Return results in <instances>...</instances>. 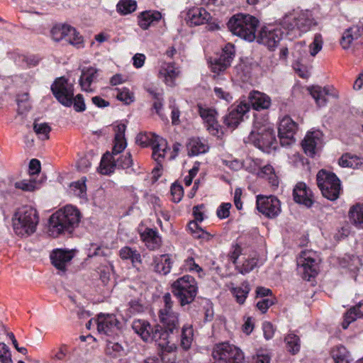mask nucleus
<instances>
[{
  "label": "nucleus",
  "mask_w": 363,
  "mask_h": 363,
  "mask_svg": "<svg viewBox=\"0 0 363 363\" xmlns=\"http://www.w3.org/2000/svg\"><path fill=\"white\" fill-rule=\"evenodd\" d=\"M263 332L264 337L267 340L271 339L274 333V329L273 325L269 322H265L263 323Z\"/></svg>",
  "instance_id": "nucleus-61"
},
{
  "label": "nucleus",
  "mask_w": 363,
  "mask_h": 363,
  "mask_svg": "<svg viewBox=\"0 0 363 363\" xmlns=\"http://www.w3.org/2000/svg\"><path fill=\"white\" fill-rule=\"evenodd\" d=\"M0 361L2 363H13L9 347L4 343H0Z\"/></svg>",
  "instance_id": "nucleus-53"
},
{
  "label": "nucleus",
  "mask_w": 363,
  "mask_h": 363,
  "mask_svg": "<svg viewBox=\"0 0 363 363\" xmlns=\"http://www.w3.org/2000/svg\"><path fill=\"white\" fill-rule=\"evenodd\" d=\"M361 36V33H358L354 27L347 29L342 37L341 45L344 49L350 47L352 42Z\"/></svg>",
  "instance_id": "nucleus-42"
},
{
  "label": "nucleus",
  "mask_w": 363,
  "mask_h": 363,
  "mask_svg": "<svg viewBox=\"0 0 363 363\" xmlns=\"http://www.w3.org/2000/svg\"><path fill=\"white\" fill-rule=\"evenodd\" d=\"M314 256L313 252L303 251L297 259L298 271L308 281L318 273V263Z\"/></svg>",
  "instance_id": "nucleus-12"
},
{
  "label": "nucleus",
  "mask_w": 363,
  "mask_h": 363,
  "mask_svg": "<svg viewBox=\"0 0 363 363\" xmlns=\"http://www.w3.org/2000/svg\"><path fill=\"white\" fill-rule=\"evenodd\" d=\"M180 74V69L174 62H164L159 71V76L169 86L175 85V79Z\"/></svg>",
  "instance_id": "nucleus-24"
},
{
  "label": "nucleus",
  "mask_w": 363,
  "mask_h": 363,
  "mask_svg": "<svg viewBox=\"0 0 363 363\" xmlns=\"http://www.w3.org/2000/svg\"><path fill=\"white\" fill-rule=\"evenodd\" d=\"M188 227L192 235L196 238H208L211 236L209 233L202 230L197 221L189 222Z\"/></svg>",
  "instance_id": "nucleus-49"
},
{
  "label": "nucleus",
  "mask_w": 363,
  "mask_h": 363,
  "mask_svg": "<svg viewBox=\"0 0 363 363\" xmlns=\"http://www.w3.org/2000/svg\"><path fill=\"white\" fill-rule=\"evenodd\" d=\"M171 194L172 195V201L174 203L179 202L184 194L183 187L179 184H173L171 186Z\"/></svg>",
  "instance_id": "nucleus-54"
},
{
  "label": "nucleus",
  "mask_w": 363,
  "mask_h": 363,
  "mask_svg": "<svg viewBox=\"0 0 363 363\" xmlns=\"http://www.w3.org/2000/svg\"><path fill=\"white\" fill-rule=\"evenodd\" d=\"M315 22L308 13H301L296 18L286 16L281 21L282 27L288 30H293L296 28L300 33L308 31Z\"/></svg>",
  "instance_id": "nucleus-13"
},
{
  "label": "nucleus",
  "mask_w": 363,
  "mask_h": 363,
  "mask_svg": "<svg viewBox=\"0 0 363 363\" xmlns=\"http://www.w3.org/2000/svg\"><path fill=\"white\" fill-rule=\"evenodd\" d=\"M137 4L135 0H121L117 4V10L123 14L130 13L136 9Z\"/></svg>",
  "instance_id": "nucleus-47"
},
{
  "label": "nucleus",
  "mask_w": 363,
  "mask_h": 363,
  "mask_svg": "<svg viewBox=\"0 0 363 363\" xmlns=\"http://www.w3.org/2000/svg\"><path fill=\"white\" fill-rule=\"evenodd\" d=\"M123 347L113 342H108L106 347V354L111 359H117L122 355Z\"/></svg>",
  "instance_id": "nucleus-46"
},
{
  "label": "nucleus",
  "mask_w": 363,
  "mask_h": 363,
  "mask_svg": "<svg viewBox=\"0 0 363 363\" xmlns=\"http://www.w3.org/2000/svg\"><path fill=\"white\" fill-rule=\"evenodd\" d=\"M285 342L287 350L293 354H296L300 350V339L295 334L290 333L285 337Z\"/></svg>",
  "instance_id": "nucleus-40"
},
{
  "label": "nucleus",
  "mask_w": 363,
  "mask_h": 363,
  "mask_svg": "<svg viewBox=\"0 0 363 363\" xmlns=\"http://www.w3.org/2000/svg\"><path fill=\"white\" fill-rule=\"evenodd\" d=\"M98 72L99 70L96 68L92 67L84 68L82 70L79 84L82 90L89 92L92 91L90 86L91 83L94 82L98 77Z\"/></svg>",
  "instance_id": "nucleus-29"
},
{
  "label": "nucleus",
  "mask_w": 363,
  "mask_h": 363,
  "mask_svg": "<svg viewBox=\"0 0 363 363\" xmlns=\"http://www.w3.org/2000/svg\"><path fill=\"white\" fill-rule=\"evenodd\" d=\"M350 167L353 169H359L363 166L362 158L357 155L350 154Z\"/></svg>",
  "instance_id": "nucleus-64"
},
{
  "label": "nucleus",
  "mask_w": 363,
  "mask_h": 363,
  "mask_svg": "<svg viewBox=\"0 0 363 363\" xmlns=\"http://www.w3.org/2000/svg\"><path fill=\"white\" fill-rule=\"evenodd\" d=\"M363 318V303H359L352 307L345 315L344 320L342 323V328L347 329L349 325L357 318Z\"/></svg>",
  "instance_id": "nucleus-34"
},
{
  "label": "nucleus",
  "mask_w": 363,
  "mask_h": 363,
  "mask_svg": "<svg viewBox=\"0 0 363 363\" xmlns=\"http://www.w3.org/2000/svg\"><path fill=\"white\" fill-rule=\"evenodd\" d=\"M169 332L166 330H163L162 327L155 325L150 334V340L155 341L160 350L174 351L176 349V347L174 344H170L169 340Z\"/></svg>",
  "instance_id": "nucleus-21"
},
{
  "label": "nucleus",
  "mask_w": 363,
  "mask_h": 363,
  "mask_svg": "<svg viewBox=\"0 0 363 363\" xmlns=\"http://www.w3.org/2000/svg\"><path fill=\"white\" fill-rule=\"evenodd\" d=\"M159 354L163 363H176L177 358L173 351L160 350Z\"/></svg>",
  "instance_id": "nucleus-55"
},
{
  "label": "nucleus",
  "mask_w": 363,
  "mask_h": 363,
  "mask_svg": "<svg viewBox=\"0 0 363 363\" xmlns=\"http://www.w3.org/2000/svg\"><path fill=\"white\" fill-rule=\"evenodd\" d=\"M193 328L191 325H184L181 336V345L184 350H188L193 340Z\"/></svg>",
  "instance_id": "nucleus-41"
},
{
  "label": "nucleus",
  "mask_w": 363,
  "mask_h": 363,
  "mask_svg": "<svg viewBox=\"0 0 363 363\" xmlns=\"http://www.w3.org/2000/svg\"><path fill=\"white\" fill-rule=\"evenodd\" d=\"M293 196L295 202L303 204L308 208L313 203L312 191L303 182L297 183L293 190Z\"/></svg>",
  "instance_id": "nucleus-22"
},
{
  "label": "nucleus",
  "mask_w": 363,
  "mask_h": 363,
  "mask_svg": "<svg viewBox=\"0 0 363 363\" xmlns=\"http://www.w3.org/2000/svg\"><path fill=\"white\" fill-rule=\"evenodd\" d=\"M140 236L147 247L151 250L157 249L161 245V238L158 233L153 229H146L140 234Z\"/></svg>",
  "instance_id": "nucleus-32"
},
{
  "label": "nucleus",
  "mask_w": 363,
  "mask_h": 363,
  "mask_svg": "<svg viewBox=\"0 0 363 363\" xmlns=\"http://www.w3.org/2000/svg\"><path fill=\"white\" fill-rule=\"evenodd\" d=\"M247 142L267 153L277 147L274 130L268 124L259 125V123H256L255 129L247 138Z\"/></svg>",
  "instance_id": "nucleus-4"
},
{
  "label": "nucleus",
  "mask_w": 363,
  "mask_h": 363,
  "mask_svg": "<svg viewBox=\"0 0 363 363\" xmlns=\"http://www.w3.org/2000/svg\"><path fill=\"white\" fill-rule=\"evenodd\" d=\"M169 309H161L160 311V321L165 327V330L173 333L174 330H179L178 313Z\"/></svg>",
  "instance_id": "nucleus-27"
},
{
  "label": "nucleus",
  "mask_w": 363,
  "mask_h": 363,
  "mask_svg": "<svg viewBox=\"0 0 363 363\" xmlns=\"http://www.w3.org/2000/svg\"><path fill=\"white\" fill-rule=\"evenodd\" d=\"M250 111V104L241 101L236 106H232L229 113L224 117V123L230 128H235L242 121L244 115Z\"/></svg>",
  "instance_id": "nucleus-18"
},
{
  "label": "nucleus",
  "mask_w": 363,
  "mask_h": 363,
  "mask_svg": "<svg viewBox=\"0 0 363 363\" xmlns=\"http://www.w3.org/2000/svg\"><path fill=\"white\" fill-rule=\"evenodd\" d=\"M12 220L15 233L18 235L27 237L35 232L39 216L34 208L24 206L16 211Z\"/></svg>",
  "instance_id": "nucleus-2"
},
{
  "label": "nucleus",
  "mask_w": 363,
  "mask_h": 363,
  "mask_svg": "<svg viewBox=\"0 0 363 363\" xmlns=\"http://www.w3.org/2000/svg\"><path fill=\"white\" fill-rule=\"evenodd\" d=\"M15 187L25 191H33L35 189V182L32 180L23 179L16 182Z\"/></svg>",
  "instance_id": "nucleus-52"
},
{
  "label": "nucleus",
  "mask_w": 363,
  "mask_h": 363,
  "mask_svg": "<svg viewBox=\"0 0 363 363\" xmlns=\"http://www.w3.org/2000/svg\"><path fill=\"white\" fill-rule=\"evenodd\" d=\"M150 145L152 146V157L160 164L161 160L164 159L167 150H169L167 142L165 139L153 134L150 139Z\"/></svg>",
  "instance_id": "nucleus-26"
},
{
  "label": "nucleus",
  "mask_w": 363,
  "mask_h": 363,
  "mask_svg": "<svg viewBox=\"0 0 363 363\" xmlns=\"http://www.w3.org/2000/svg\"><path fill=\"white\" fill-rule=\"evenodd\" d=\"M162 18L159 11H144L140 13L139 18V26L143 30L147 29L154 23L158 22Z\"/></svg>",
  "instance_id": "nucleus-33"
},
{
  "label": "nucleus",
  "mask_w": 363,
  "mask_h": 363,
  "mask_svg": "<svg viewBox=\"0 0 363 363\" xmlns=\"http://www.w3.org/2000/svg\"><path fill=\"white\" fill-rule=\"evenodd\" d=\"M211 18V14L202 7H194L189 9L186 20L191 26H196L208 23Z\"/></svg>",
  "instance_id": "nucleus-23"
},
{
  "label": "nucleus",
  "mask_w": 363,
  "mask_h": 363,
  "mask_svg": "<svg viewBox=\"0 0 363 363\" xmlns=\"http://www.w3.org/2000/svg\"><path fill=\"white\" fill-rule=\"evenodd\" d=\"M250 108L252 106L257 111L267 109L271 105L270 98L265 94L258 91H253L250 93L248 102Z\"/></svg>",
  "instance_id": "nucleus-28"
},
{
  "label": "nucleus",
  "mask_w": 363,
  "mask_h": 363,
  "mask_svg": "<svg viewBox=\"0 0 363 363\" xmlns=\"http://www.w3.org/2000/svg\"><path fill=\"white\" fill-rule=\"evenodd\" d=\"M51 34L55 41L65 40L77 48L83 46L84 41L82 35L70 25L57 24L52 28Z\"/></svg>",
  "instance_id": "nucleus-9"
},
{
  "label": "nucleus",
  "mask_w": 363,
  "mask_h": 363,
  "mask_svg": "<svg viewBox=\"0 0 363 363\" xmlns=\"http://www.w3.org/2000/svg\"><path fill=\"white\" fill-rule=\"evenodd\" d=\"M186 149L189 156H196L206 152L208 146L204 140L199 138H191L186 143Z\"/></svg>",
  "instance_id": "nucleus-30"
},
{
  "label": "nucleus",
  "mask_w": 363,
  "mask_h": 363,
  "mask_svg": "<svg viewBox=\"0 0 363 363\" xmlns=\"http://www.w3.org/2000/svg\"><path fill=\"white\" fill-rule=\"evenodd\" d=\"M133 164L132 155L130 152L126 153L125 155L118 157L117 159L111 154L106 152L104 154L100 165L99 167V172L102 174H110L114 172L116 168L118 169H128Z\"/></svg>",
  "instance_id": "nucleus-8"
},
{
  "label": "nucleus",
  "mask_w": 363,
  "mask_h": 363,
  "mask_svg": "<svg viewBox=\"0 0 363 363\" xmlns=\"http://www.w3.org/2000/svg\"><path fill=\"white\" fill-rule=\"evenodd\" d=\"M72 105L77 112H82L86 109V105L82 94H77L75 97L73 96Z\"/></svg>",
  "instance_id": "nucleus-56"
},
{
  "label": "nucleus",
  "mask_w": 363,
  "mask_h": 363,
  "mask_svg": "<svg viewBox=\"0 0 363 363\" xmlns=\"http://www.w3.org/2000/svg\"><path fill=\"white\" fill-rule=\"evenodd\" d=\"M257 264V259L255 257L245 259L242 264H236L235 269L245 275L252 271Z\"/></svg>",
  "instance_id": "nucleus-45"
},
{
  "label": "nucleus",
  "mask_w": 363,
  "mask_h": 363,
  "mask_svg": "<svg viewBox=\"0 0 363 363\" xmlns=\"http://www.w3.org/2000/svg\"><path fill=\"white\" fill-rule=\"evenodd\" d=\"M116 98L123 101L125 104L128 105L133 102L134 94L128 88H123L121 89H117Z\"/></svg>",
  "instance_id": "nucleus-50"
},
{
  "label": "nucleus",
  "mask_w": 363,
  "mask_h": 363,
  "mask_svg": "<svg viewBox=\"0 0 363 363\" xmlns=\"http://www.w3.org/2000/svg\"><path fill=\"white\" fill-rule=\"evenodd\" d=\"M308 89L319 107L324 106L327 104L326 96L330 94L328 87L313 86Z\"/></svg>",
  "instance_id": "nucleus-35"
},
{
  "label": "nucleus",
  "mask_w": 363,
  "mask_h": 363,
  "mask_svg": "<svg viewBox=\"0 0 363 363\" xmlns=\"http://www.w3.org/2000/svg\"><path fill=\"white\" fill-rule=\"evenodd\" d=\"M234 57L235 47L233 44L228 43L223 48L220 57L211 62L212 72L218 74L225 71L230 66Z\"/></svg>",
  "instance_id": "nucleus-15"
},
{
  "label": "nucleus",
  "mask_w": 363,
  "mask_h": 363,
  "mask_svg": "<svg viewBox=\"0 0 363 363\" xmlns=\"http://www.w3.org/2000/svg\"><path fill=\"white\" fill-rule=\"evenodd\" d=\"M135 143L142 147H147L150 144V139L145 133L138 134L135 139Z\"/></svg>",
  "instance_id": "nucleus-63"
},
{
  "label": "nucleus",
  "mask_w": 363,
  "mask_h": 363,
  "mask_svg": "<svg viewBox=\"0 0 363 363\" xmlns=\"http://www.w3.org/2000/svg\"><path fill=\"white\" fill-rule=\"evenodd\" d=\"M184 267L186 271H195L196 272H200L202 271L201 267H200L194 261L193 257H188L185 262Z\"/></svg>",
  "instance_id": "nucleus-59"
},
{
  "label": "nucleus",
  "mask_w": 363,
  "mask_h": 363,
  "mask_svg": "<svg viewBox=\"0 0 363 363\" xmlns=\"http://www.w3.org/2000/svg\"><path fill=\"white\" fill-rule=\"evenodd\" d=\"M330 354L334 360V362L344 359L345 358H349L351 356L350 352L347 348L342 345H338L333 347L330 351Z\"/></svg>",
  "instance_id": "nucleus-43"
},
{
  "label": "nucleus",
  "mask_w": 363,
  "mask_h": 363,
  "mask_svg": "<svg viewBox=\"0 0 363 363\" xmlns=\"http://www.w3.org/2000/svg\"><path fill=\"white\" fill-rule=\"evenodd\" d=\"M86 178L83 177L80 180L73 182L70 184L71 191L74 194L79 198H84L86 196Z\"/></svg>",
  "instance_id": "nucleus-44"
},
{
  "label": "nucleus",
  "mask_w": 363,
  "mask_h": 363,
  "mask_svg": "<svg viewBox=\"0 0 363 363\" xmlns=\"http://www.w3.org/2000/svg\"><path fill=\"white\" fill-rule=\"evenodd\" d=\"M51 91L56 99L63 106L70 107L73 103L74 85L65 77L57 78L51 85Z\"/></svg>",
  "instance_id": "nucleus-10"
},
{
  "label": "nucleus",
  "mask_w": 363,
  "mask_h": 363,
  "mask_svg": "<svg viewBox=\"0 0 363 363\" xmlns=\"http://www.w3.org/2000/svg\"><path fill=\"white\" fill-rule=\"evenodd\" d=\"M80 219L81 214L77 208L66 206L50 217L48 233L52 238H57L62 234H71L78 227Z\"/></svg>",
  "instance_id": "nucleus-1"
},
{
  "label": "nucleus",
  "mask_w": 363,
  "mask_h": 363,
  "mask_svg": "<svg viewBox=\"0 0 363 363\" xmlns=\"http://www.w3.org/2000/svg\"><path fill=\"white\" fill-rule=\"evenodd\" d=\"M321 136L322 133L319 130L308 132L306 134L302 142V147L307 155H315L317 146L321 143Z\"/></svg>",
  "instance_id": "nucleus-25"
},
{
  "label": "nucleus",
  "mask_w": 363,
  "mask_h": 363,
  "mask_svg": "<svg viewBox=\"0 0 363 363\" xmlns=\"http://www.w3.org/2000/svg\"><path fill=\"white\" fill-rule=\"evenodd\" d=\"M349 218L353 225L363 229V206L362 205L356 204L352 206L349 211Z\"/></svg>",
  "instance_id": "nucleus-37"
},
{
  "label": "nucleus",
  "mask_w": 363,
  "mask_h": 363,
  "mask_svg": "<svg viewBox=\"0 0 363 363\" xmlns=\"http://www.w3.org/2000/svg\"><path fill=\"white\" fill-rule=\"evenodd\" d=\"M33 130L40 138L46 140L49 138V133L51 130V128L46 123H38L37 121H35Z\"/></svg>",
  "instance_id": "nucleus-48"
},
{
  "label": "nucleus",
  "mask_w": 363,
  "mask_h": 363,
  "mask_svg": "<svg viewBox=\"0 0 363 363\" xmlns=\"http://www.w3.org/2000/svg\"><path fill=\"white\" fill-rule=\"evenodd\" d=\"M94 324H96L99 333L111 335L119 330L121 323L113 314L101 313L98 315L97 320H94Z\"/></svg>",
  "instance_id": "nucleus-17"
},
{
  "label": "nucleus",
  "mask_w": 363,
  "mask_h": 363,
  "mask_svg": "<svg viewBox=\"0 0 363 363\" xmlns=\"http://www.w3.org/2000/svg\"><path fill=\"white\" fill-rule=\"evenodd\" d=\"M155 264V271L161 274H167L172 268V262L168 255H162L155 257L153 259Z\"/></svg>",
  "instance_id": "nucleus-36"
},
{
  "label": "nucleus",
  "mask_w": 363,
  "mask_h": 363,
  "mask_svg": "<svg viewBox=\"0 0 363 363\" xmlns=\"http://www.w3.org/2000/svg\"><path fill=\"white\" fill-rule=\"evenodd\" d=\"M284 32L279 27L269 26L262 28L258 35H256L257 42L267 46L270 50H274L283 38Z\"/></svg>",
  "instance_id": "nucleus-11"
},
{
  "label": "nucleus",
  "mask_w": 363,
  "mask_h": 363,
  "mask_svg": "<svg viewBox=\"0 0 363 363\" xmlns=\"http://www.w3.org/2000/svg\"><path fill=\"white\" fill-rule=\"evenodd\" d=\"M257 209L266 217L274 218L281 212V203L276 196L258 195L257 196Z\"/></svg>",
  "instance_id": "nucleus-14"
},
{
  "label": "nucleus",
  "mask_w": 363,
  "mask_h": 363,
  "mask_svg": "<svg viewBox=\"0 0 363 363\" xmlns=\"http://www.w3.org/2000/svg\"><path fill=\"white\" fill-rule=\"evenodd\" d=\"M323 38L319 33L315 35L313 43L309 45L310 54L311 56H315L323 48Z\"/></svg>",
  "instance_id": "nucleus-51"
},
{
  "label": "nucleus",
  "mask_w": 363,
  "mask_h": 363,
  "mask_svg": "<svg viewBox=\"0 0 363 363\" xmlns=\"http://www.w3.org/2000/svg\"><path fill=\"white\" fill-rule=\"evenodd\" d=\"M227 25L233 35L246 41L252 42L256 38L259 21L249 14L238 13L232 16Z\"/></svg>",
  "instance_id": "nucleus-3"
},
{
  "label": "nucleus",
  "mask_w": 363,
  "mask_h": 363,
  "mask_svg": "<svg viewBox=\"0 0 363 363\" xmlns=\"http://www.w3.org/2000/svg\"><path fill=\"white\" fill-rule=\"evenodd\" d=\"M274 304L272 297L264 298L257 303V308L262 313H264L267 309Z\"/></svg>",
  "instance_id": "nucleus-58"
},
{
  "label": "nucleus",
  "mask_w": 363,
  "mask_h": 363,
  "mask_svg": "<svg viewBox=\"0 0 363 363\" xmlns=\"http://www.w3.org/2000/svg\"><path fill=\"white\" fill-rule=\"evenodd\" d=\"M119 255L123 259H130L133 264L142 262L140 254L136 250H133L127 246L120 250Z\"/></svg>",
  "instance_id": "nucleus-38"
},
{
  "label": "nucleus",
  "mask_w": 363,
  "mask_h": 363,
  "mask_svg": "<svg viewBox=\"0 0 363 363\" xmlns=\"http://www.w3.org/2000/svg\"><path fill=\"white\" fill-rule=\"evenodd\" d=\"M198 287L195 279L184 275L172 284V293L178 299L181 306L191 303L197 294Z\"/></svg>",
  "instance_id": "nucleus-5"
},
{
  "label": "nucleus",
  "mask_w": 363,
  "mask_h": 363,
  "mask_svg": "<svg viewBox=\"0 0 363 363\" xmlns=\"http://www.w3.org/2000/svg\"><path fill=\"white\" fill-rule=\"evenodd\" d=\"M250 291V288L247 281L242 284V287H232L230 289L231 293L240 304L244 303Z\"/></svg>",
  "instance_id": "nucleus-39"
},
{
  "label": "nucleus",
  "mask_w": 363,
  "mask_h": 363,
  "mask_svg": "<svg viewBox=\"0 0 363 363\" xmlns=\"http://www.w3.org/2000/svg\"><path fill=\"white\" fill-rule=\"evenodd\" d=\"M126 147V142L125 139H121V140H116L115 139V143L113 147L112 152L111 154H113V155L115 157V155H118L121 153Z\"/></svg>",
  "instance_id": "nucleus-60"
},
{
  "label": "nucleus",
  "mask_w": 363,
  "mask_h": 363,
  "mask_svg": "<svg viewBox=\"0 0 363 363\" xmlns=\"http://www.w3.org/2000/svg\"><path fill=\"white\" fill-rule=\"evenodd\" d=\"M73 257L74 252L71 250L57 249L51 253L50 259L54 267L59 270V274H63Z\"/></svg>",
  "instance_id": "nucleus-19"
},
{
  "label": "nucleus",
  "mask_w": 363,
  "mask_h": 363,
  "mask_svg": "<svg viewBox=\"0 0 363 363\" xmlns=\"http://www.w3.org/2000/svg\"><path fill=\"white\" fill-rule=\"evenodd\" d=\"M199 113L206 125L207 130L213 135H216L219 132V124L216 116L217 112L215 109L203 107L198 105Z\"/></svg>",
  "instance_id": "nucleus-20"
},
{
  "label": "nucleus",
  "mask_w": 363,
  "mask_h": 363,
  "mask_svg": "<svg viewBox=\"0 0 363 363\" xmlns=\"http://www.w3.org/2000/svg\"><path fill=\"white\" fill-rule=\"evenodd\" d=\"M317 184L323 196L330 201H335L340 195V181L337 177L325 169L317 174Z\"/></svg>",
  "instance_id": "nucleus-6"
},
{
  "label": "nucleus",
  "mask_w": 363,
  "mask_h": 363,
  "mask_svg": "<svg viewBox=\"0 0 363 363\" xmlns=\"http://www.w3.org/2000/svg\"><path fill=\"white\" fill-rule=\"evenodd\" d=\"M211 355L214 363H244L242 352L233 345L222 342L214 346Z\"/></svg>",
  "instance_id": "nucleus-7"
},
{
  "label": "nucleus",
  "mask_w": 363,
  "mask_h": 363,
  "mask_svg": "<svg viewBox=\"0 0 363 363\" xmlns=\"http://www.w3.org/2000/svg\"><path fill=\"white\" fill-rule=\"evenodd\" d=\"M214 92H215L216 96L218 98L222 99L228 102L231 101V100L233 99V97L231 96V95L228 92L225 91L221 88L215 87Z\"/></svg>",
  "instance_id": "nucleus-62"
},
{
  "label": "nucleus",
  "mask_w": 363,
  "mask_h": 363,
  "mask_svg": "<svg viewBox=\"0 0 363 363\" xmlns=\"http://www.w3.org/2000/svg\"><path fill=\"white\" fill-rule=\"evenodd\" d=\"M297 124L289 116L284 117L279 125L278 134L281 145H289L294 142Z\"/></svg>",
  "instance_id": "nucleus-16"
},
{
  "label": "nucleus",
  "mask_w": 363,
  "mask_h": 363,
  "mask_svg": "<svg viewBox=\"0 0 363 363\" xmlns=\"http://www.w3.org/2000/svg\"><path fill=\"white\" fill-rule=\"evenodd\" d=\"M132 328L144 341H150V334L153 328L151 327L147 320L141 319L135 320L133 322Z\"/></svg>",
  "instance_id": "nucleus-31"
},
{
  "label": "nucleus",
  "mask_w": 363,
  "mask_h": 363,
  "mask_svg": "<svg viewBox=\"0 0 363 363\" xmlns=\"http://www.w3.org/2000/svg\"><path fill=\"white\" fill-rule=\"evenodd\" d=\"M231 204L230 203H223L217 209L216 214L220 219L226 218L230 215Z\"/></svg>",
  "instance_id": "nucleus-57"
}]
</instances>
